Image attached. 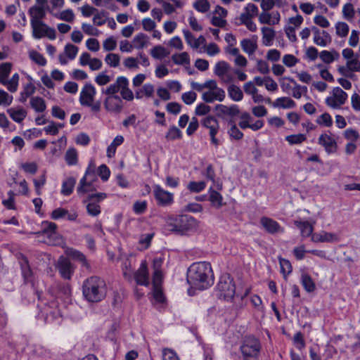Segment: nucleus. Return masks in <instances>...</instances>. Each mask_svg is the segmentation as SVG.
<instances>
[{
  "label": "nucleus",
  "mask_w": 360,
  "mask_h": 360,
  "mask_svg": "<svg viewBox=\"0 0 360 360\" xmlns=\"http://www.w3.org/2000/svg\"><path fill=\"white\" fill-rule=\"evenodd\" d=\"M240 350L243 360H259L262 345L259 339L248 335L243 339Z\"/></svg>",
  "instance_id": "obj_5"
},
{
  "label": "nucleus",
  "mask_w": 360,
  "mask_h": 360,
  "mask_svg": "<svg viewBox=\"0 0 360 360\" xmlns=\"http://www.w3.org/2000/svg\"><path fill=\"white\" fill-rule=\"evenodd\" d=\"M31 27L32 30V37L36 39L48 37L51 40H54L56 38V30L48 26L44 22L31 24Z\"/></svg>",
  "instance_id": "obj_10"
},
{
  "label": "nucleus",
  "mask_w": 360,
  "mask_h": 360,
  "mask_svg": "<svg viewBox=\"0 0 360 360\" xmlns=\"http://www.w3.org/2000/svg\"><path fill=\"white\" fill-rule=\"evenodd\" d=\"M19 263L25 281L26 282L30 281L32 277V271L30 266L27 258L25 256H21L19 260Z\"/></svg>",
  "instance_id": "obj_26"
},
{
  "label": "nucleus",
  "mask_w": 360,
  "mask_h": 360,
  "mask_svg": "<svg viewBox=\"0 0 360 360\" xmlns=\"http://www.w3.org/2000/svg\"><path fill=\"white\" fill-rule=\"evenodd\" d=\"M240 46L243 51L249 55L254 53L257 48L256 41L249 39H243L240 41Z\"/></svg>",
  "instance_id": "obj_35"
},
{
  "label": "nucleus",
  "mask_w": 360,
  "mask_h": 360,
  "mask_svg": "<svg viewBox=\"0 0 360 360\" xmlns=\"http://www.w3.org/2000/svg\"><path fill=\"white\" fill-rule=\"evenodd\" d=\"M279 262L281 266V271L284 276L288 275L292 272V266L288 259H280Z\"/></svg>",
  "instance_id": "obj_58"
},
{
  "label": "nucleus",
  "mask_w": 360,
  "mask_h": 360,
  "mask_svg": "<svg viewBox=\"0 0 360 360\" xmlns=\"http://www.w3.org/2000/svg\"><path fill=\"white\" fill-rule=\"evenodd\" d=\"M94 164L91 162L88 168L85 172L84 176L81 179L79 186L77 188V193H86L93 191V181L95 177L94 175Z\"/></svg>",
  "instance_id": "obj_9"
},
{
  "label": "nucleus",
  "mask_w": 360,
  "mask_h": 360,
  "mask_svg": "<svg viewBox=\"0 0 360 360\" xmlns=\"http://www.w3.org/2000/svg\"><path fill=\"white\" fill-rule=\"evenodd\" d=\"M336 34L340 37H345L349 32L348 25L344 22H338L335 25Z\"/></svg>",
  "instance_id": "obj_51"
},
{
  "label": "nucleus",
  "mask_w": 360,
  "mask_h": 360,
  "mask_svg": "<svg viewBox=\"0 0 360 360\" xmlns=\"http://www.w3.org/2000/svg\"><path fill=\"white\" fill-rule=\"evenodd\" d=\"M316 122L318 124L324 125L328 127L332 126V124H333L332 117L327 112H325V113L322 114L321 115H320L318 117Z\"/></svg>",
  "instance_id": "obj_57"
},
{
  "label": "nucleus",
  "mask_w": 360,
  "mask_h": 360,
  "mask_svg": "<svg viewBox=\"0 0 360 360\" xmlns=\"http://www.w3.org/2000/svg\"><path fill=\"white\" fill-rule=\"evenodd\" d=\"M82 293L88 302H99L106 297V283L101 278L92 276L84 281Z\"/></svg>",
  "instance_id": "obj_2"
},
{
  "label": "nucleus",
  "mask_w": 360,
  "mask_h": 360,
  "mask_svg": "<svg viewBox=\"0 0 360 360\" xmlns=\"http://www.w3.org/2000/svg\"><path fill=\"white\" fill-rule=\"evenodd\" d=\"M19 82V75L18 73H15L11 79H8L6 81V84L4 85L6 86L8 90L12 93L15 92L18 90Z\"/></svg>",
  "instance_id": "obj_45"
},
{
  "label": "nucleus",
  "mask_w": 360,
  "mask_h": 360,
  "mask_svg": "<svg viewBox=\"0 0 360 360\" xmlns=\"http://www.w3.org/2000/svg\"><path fill=\"white\" fill-rule=\"evenodd\" d=\"M344 136L346 139L349 140L352 142L357 141L360 137L359 132L352 128L347 129L344 131Z\"/></svg>",
  "instance_id": "obj_56"
},
{
  "label": "nucleus",
  "mask_w": 360,
  "mask_h": 360,
  "mask_svg": "<svg viewBox=\"0 0 360 360\" xmlns=\"http://www.w3.org/2000/svg\"><path fill=\"white\" fill-rule=\"evenodd\" d=\"M133 278L137 285L143 286L149 285V273L146 260L141 262L139 268L134 273Z\"/></svg>",
  "instance_id": "obj_15"
},
{
  "label": "nucleus",
  "mask_w": 360,
  "mask_h": 360,
  "mask_svg": "<svg viewBox=\"0 0 360 360\" xmlns=\"http://www.w3.org/2000/svg\"><path fill=\"white\" fill-rule=\"evenodd\" d=\"M168 54L166 49L160 45L155 46L150 50V55L155 59H162Z\"/></svg>",
  "instance_id": "obj_43"
},
{
  "label": "nucleus",
  "mask_w": 360,
  "mask_h": 360,
  "mask_svg": "<svg viewBox=\"0 0 360 360\" xmlns=\"http://www.w3.org/2000/svg\"><path fill=\"white\" fill-rule=\"evenodd\" d=\"M187 282L192 288L200 290L210 287L214 283L211 264L207 262L192 264L187 271Z\"/></svg>",
  "instance_id": "obj_1"
},
{
  "label": "nucleus",
  "mask_w": 360,
  "mask_h": 360,
  "mask_svg": "<svg viewBox=\"0 0 360 360\" xmlns=\"http://www.w3.org/2000/svg\"><path fill=\"white\" fill-rule=\"evenodd\" d=\"M122 270L123 276L125 279L131 281L132 279V271L131 268V262L129 259H126L122 264Z\"/></svg>",
  "instance_id": "obj_52"
},
{
  "label": "nucleus",
  "mask_w": 360,
  "mask_h": 360,
  "mask_svg": "<svg viewBox=\"0 0 360 360\" xmlns=\"http://www.w3.org/2000/svg\"><path fill=\"white\" fill-rule=\"evenodd\" d=\"M57 269L61 277L68 280L71 278L74 272V269L70 259L63 256L58 259Z\"/></svg>",
  "instance_id": "obj_17"
},
{
  "label": "nucleus",
  "mask_w": 360,
  "mask_h": 360,
  "mask_svg": "<svg viewBox=\"0 0 360 360\" xmlns=\"http://www.w3.org/2000/svg\"><path fill=\"white\" fill-rule=\"evenodd\" d=\"M210 192V201L214 207L219 209L222 206L223 198L221 195L217 191L213 190L212 188L209 190Z\"/></svg>",
  "instance_id": "obj_36"
},
{
  "label": "nucleus",
  "mask_w": 360,
  "mask_h": 360,
  "mask_svg": "<svg viewBox=\"0 0 360 360\" xmlns=\"http://www.w3.org/2000/svg\"><path fill=\"white\" fill-rule=\"evenodd\" d=\"M233 70L227 62L221 60L216 63L214 73L220 79L222 83L229 84L233 80Z\"/></svg>",
  "instance_id": "obj_11"
},
{
  "label": "nucleus",
  "mask_w": 360,
  "mask_h": 360,
  "mask_svg": "<svg viewBox=\"0 0 360 360\" xmlns=\"http://www.w3.org/2000/svg\"><path fill=\"white\" fill-rule=\"evenodd\" d=\"M347 94L340 87H335L332 96L326 99V103L329 107L338 109L344 105L347 99Z\"/></svg>",
  "instance_id": "obj_12"
},
{
  "label": "nucleus",
  "mask_w": 360,
  "mask_h": 360,
  "mask_svg": "<svg viewBox=\"0 0 360 360\" xmlns=\"http://www.w3.org/2000/svg\"><path fill=\"white\" fill-rule=\"evenodd\" d=\"M311 31L314 34V42L316 45L325 47L331 43L332 38L328 32L321 31L315 26L311 27Z\"/></svg>",
  "instance_id": "obj_18"
},
{
  "label": "nucleus",
  "mask_w": 360,
  "mask_h": 360,
  "mask_svg": "<svg viewBox=\"0 0 360 360\" xmlns=\"http://www.w3.org/2000/svg\"><path fill=\"white\" fill-rule=\"evenodd\" d=\"M163 360H179L176 352L171 349H164L162 350Z\"/></svg>",
  "instance_id": "obj_64"
},
{
  "label": "nucleus",
  "mask_w": 360,
  "mask_h": 360,
  "mask_svg": "<svg viewBox=\"0 0 360 360\" xmlns=\"http://www.w3.org/2000/svg\"><path fill=\"white\" fill-rule=\"evenodd\" d=\"M285 79H288L290 82L295 84L292 89V96L295 98H300L303 94L307 93V88L304 86H300L297 84L294 79L291 77H285Z\"/></svg>",
  "instance_id": "obj_38"
},
{
  "label": "nucleus",
  "mask_w": 360,
  "mask_h": 360,
  "mask_svg": "<svg viewBox=\"0 0 360 360\" xmlns=\"http://www.w3.org/2000/svg\"><path fill=\"white\" fill-rule=\"evenodd\" d=\"M311 240L314 243H333L339 241L337 234L322 231L311 236Z\"/></svg>",
  "instance_id": "obj_21"
},
{
  "label": "nucleus",
  "mask_w": 360,
  "mask_h": 360,
  "mask_svg": "<svg viewBox=\"0 0 360 360\" xmlns=\"http://www.w3.org/2000/svg\"><path fill=\"white\" fill-rule=\"evenodd\" d=\"M60 20L72 22L75 19L73 11L70 8L61 11L58 15H56Z\"/></svg>",
  "instance_id": "obj_50"
},
{
  "label": "nucleus",
  "mask_w": 360,
  "mask_h": 360,
  "mask_svg": "<svg viewBox=\"0 0 360 360\" xmlns=\"http://www.w3.org/2000/svg\"><path fill=\"white\" fill-rule=\"evenodd\" d=\"M153 194L157 204L160 206H169L174 201L173 193L164 190L160 185H154Z\"/></svg>",
  "instance_id": "obj_14"
},
{
  "label": "nucleus",
  "mask_w": 360,
  "mask_h": 360,
  "mask_svg": "<svg viewBox=\"0 0 360 360\" xmlns=\"http://www.w3.org/2000/svg\"><path fill=\"white\" fill-rule=\"evenodd\" d=\"M295 225L300 230L301 235L302 237L307 238L312 236L314 227L307 221H295Z\"/></svg>",
  "instance_id": "obj_25"
},
{
  "label": "nucleus",
  "mask_w": 360,
  "mask_h": 360,
  "mask_svg": "<svg viewBox=\"0 0 360 360\" xmlns=\"http://www.w3.org/2000/svg\"><path fill=\"white\" fill-rule=\"evenodd\" d=\"M260 224L269 233L276 234L284 232V229L271 218L262 217L260 219Z\"/></svg>",
  "instance_id": "obj_20"
},
{
  "label": "nucleus",
  "mask_w": 360,
  "mask_h": 360,
  "mask_svg": "<svg viewBox=\"0 0 360 360\" xmlns=\"http://www.w3.org/2000/svg\"><path fill=\"white\" fill-rule=\"evenodd\" d=\"M262 44L266 46H270L273 44L275 38V31L270 27H264L262 28Z\"/></svg>",
  "instance_id": "obj_28"
},
{
  "label": "nucleus",
  "mask_w": 360,
  "mask_h": 360,
  "mask_svg": "<svg viewBox=\"0 0 360 360\" xmlns=\"http://www.w3.org/2000/svg\"><path fill=\"white\" fill-rule=\"evenodd\" d=\"M107 194L105 193H98L95 194H90L87 197V200L89 201L86 205L87 213L93 217H96L101 213V207L98 204V202L106 198Z\"/></svg>",
  "instance_id": "obj_13"
},
{
  "label": "nucleus",
  "mask_w": 360,
  "mask_h": 360,
  "mask_svg": "<svg viewBox=\"0 0 360 360\" xmlns=\"http://www.w3.org/2000/svg\"><path fill=\"white\" fill-rule=\"evenodd\" d=\"M76 184V179L74 177H69L62 184L61 194L65 196L70 195L74 189Z\"/></svg>",
  "instance_id": "obj_31"
},
{
  "label": "nucleus",
  "mask_w": 360,
  "mask_h": 360,
  "mask_svg": "<svg viewBox=\"0 0 360 360\" xmlns=\"http://www.w3.org/2000/svg\"><path fill=\"white\" fill-rule=\"evenodd\" d=\"M29 56L32 60L41 66H44L46 64V60L45 58L40 53L36 51H30Z\"/></svg>",
  "instance_id": "obj_53"
},
{
  "label": "nucleus",
  "mask_w": 360,
  "mask_h": 360,
  "mask_svg": "<svg viewBox=\"0 0 360 360\" xmlns=\"http://www.w3.org/2000/svg\"><path fill=\"white\" fill-rule=\"evenodd\" d=\"M285 139L290 145H299L307 140V136L304 134H297L288 135Z\"/></svg>",
  "instance_id": "obj_41"
},
{
  "label": "nucleus",
  "mask_w": 360,
  "mask_h": 360,
  "mask_svg": "<svg viewBox=\"0 0 360 360\" xmlns=\"http://www.w3.org/2000/svg\"><path fill=\"white\" fill-rule=\"evenodd\" d=\"M201 125L202 127L209 130L211 143L217 147L219 145V141L216 136L219 131V123L217 118L214 116L208 115L201 120Z\"/></svg>",
  "instance_id": "obj_8"
},
{
  "label": "nucleus",
  "mask_w": 360,
  "mask_h": 360,
  "mask_svg": "<svg viewBox=\"0 0 360 360\" xmlns=\"http://www.w3.org/2000/svg\"><path fill=\"white\" fill-rule=\"evenodd\" d=\"M166 110L169 113L176 115L181 112V105L176 102H170L167 104Z\"/></svg>",
  "instance_id": "obj_59"
},
{
  "label": "nucleus",
  "mask_w": 360,
  "mask_h": 360,
  "mask_svg": "<svg viewBox=\"0 0 360 360\" xmlns=\"http://www.w3.org/2000/svg\"><path fill=\"white\" fill-rule=\"evenodd\" d=\"M7 112L11 119L18 123L22 122L27 116V111L22 108H11L7 110Z\"/></svg>",
  "instance_id": "obj_27"
},
{
  "label": "nucleus",
  "mask_w": 360,
  "mask_h": 360,
  "mask_svg": "<svg viewBox=\"0 0 360 360\" xmlns=\"http://www.w3.org/2000/svg\"><path fill=\"white\" fill-rule=\"evenodd\" d=\"M216 108L224 115L233 117L238 115L240 113V109L236 105H231L230 106L217 105Z\"/></svg>",
  "instance_id": "obj_32"
},
{
  "label": "nucleus",
  "mask_w": 360,
  "mask_h": 360,
  "mask_svg": "<svg viewBox=\"0 0 360 360\" xmlns=\"http://www.w3.org/2000/svg\"><path fill=\"white\" fill-rule=\"evenodd\" d=\"M96 94L95 87L90 83L86 84L80 92L79 102L82 105L91 108L94 112H98L101 108V103L100 101L94 102Z\"/></svg>",
  "instance_id": "obj_6"
},
{
  "label": "nucleus",
  "mask_w": 360,
  "mask_h": 360,
  "mask_svg": "<svg viewBox=\"0 0 360 360\" xmlns=\"http://www.w3.org/2000/svg\"><path fill=\"white\" fill-rule=\"evenodd\" d=\"M210 111V106L202 103L196 106L195 113L196 115L202 116L207 115Z\"/></svg>",
  "instance_id": "obj_62"
},
{
  "label": "nucleus",
  "mask_w": 360,
  "mask_h": 360,
  "mask_svg": "<svg viewBox=\"0 0 360 360\" xmlns=\"http://www.w3.org/2000/svg\"><path fill=\"white\" fill-rule=\"evenodd\" d=\"M30 16V24L43 22L42 20L46 16V10L44 6H33L28 10Z\"/></svg>",
  "instance_id": "obj_22"
},
{
  "label": "nucleus",
  "mask_w": 360,
  "mask_h": 360,
  "mask_svg": "<svg viewBox=\"0 0 360 360\" xmlns=\"http://www.w3.org/2000/svg\"><path fill=\"white\" fill-rule=\"evenodd\" d=\"M193 8L200 13H206L210 8L208 0H196L193 5Z\"/></svg>",
  "instance_id": "obj_47"
},
{
  "label": "nucleus",
  "mask_w": 360,
  "mask_h": 360,
  "mask_svg": "<svg viewBox=\"0 0 360 360\" xmlns=\"http://www.w3.org/2000/svg\"><path fill=\"white\" fill-rule=\"evenodd\" d=\"M301 283L304 290L308 292H312L316 290V285L311 277L307 274L301 276Z\"/></svg>",
  "instance_id": "obj_33"
},
{
  "label": "nucleus",
  "mask_w": 360,
  "mask_h": 360,
  "mask_svg": "<svg viewBox=\"0 0 360 360\" xmlns=\"http://www.w3.org/2000/svg\"><path fill=\"white\" fill-rule=\"evenodd\" d=\"M42 226L44 234L46 235L49 238H54L56 239L54 244H58L60 242L61 238L57 236V225L53 222L45 221L42 224Z\"/></svg>",
  "instance_id": "obj_24"
},
{
  "label": "nucleus",
  "mask_w": 360,
  "mask_h": 360,
  "mask_svg": "<svg viewBox=\"0 0 360 360\" xmlns=\"http://www.w3.org/2000/svg\"><path fill=\"white\" fill-rule=\"evenodd\" d=\"M11 63H4L0 65V83L3 85L6 84V81L11 71Z\"/></svg>",
  "instance_id": "obj_39"
},
{
  "label": "nucleus",
  "mask_w": 360,
  "mask_h": 360,
  "mask_svg": "<svg viewBox=\"0 0 360 360\" xmlns=\"http://www.w3.org/2000/svg\"><path fill=\"white\" fill-rule=\"evenodd\" d=\"M31 107L37 112H42L46 110L45 101L39 96L32 97L30 99Z\"/></svg>",
  "instance_id": "obj_34"
},
{
  "label": "nucleus",
  "mask_w": 360,
  "mask_h": 360,
  "mask_svg": "<svg viewBox=\"0 0 360 360\" xmlns=\"http://www.w3.org/2000/svg\"><path fill=\"white\" fill-rule=\"evenodd\" d=\"M296 105L295 102L289 97H281L277 98L273 103L274 108H293Z\"/></svg>",
  "instance_id": "obj_29"
},
{
  "label": "nucleus",
  "mask_w": 360,
  "mask_h": 360,
  "mask_svg": "<svg viewBox=\"0 0 360 360\" xmlns=\"http://www.w3.org/2000/svg\"><path fill=\"white\" fill-rule=\"evenodd\" d=\"M165 138L168 141H174L182 138V132L176 126L173 125L169 127L165 135Z\"/></svg>",
  "instance_id": "obj_42"
},
{
  "label": "nucleus",
  "mask_w": 360,
  "mask_h": 360,
  "mask_svg": "<svg viewBox=\"0 0 360 360\" xmlns=\"http://www.w3.org/2000/svg\"><path fill=\"white\" fill-rule=\"evenodd\" d=\"M206 187L205 181H191L188 184L187 188L193 193H200Z\"/></svg>",
  "instance_id": "obj_49"
},
{
  "label": "nucleus",
  "mask_w": 360,
  "mask_h": 360,
  "mask_svg": "<svg viewBox=\"0 0 360 360\" xmlns=\"http://www.w3.org/2000/svg\"><path fill=\"white\" fill-rule=\"evenodd\" d=\"M65 161L68 165H75L77 163V152L75 148H69L65 155Z\"/></svg>",
  "instance_id": "obj_44"
},
{
  "label": "nucleus",
  "mask_w": 360,
  "mask_h": 360,
  "mask_svg": "<svg viewBox=\"0 0 360 360\" xmlns=\"http://www.w3.org/2000/svg\"><path fill=\"white\" fill-rule=\"evenodd\" d=\"M148 42V37L143 33L136 34L133 39L134 46L137 49H142Z\"/></svg>",
  "instance_id": "obj_40"
},
{
  "label": "nucleus",
  "mask_w": 360,
  "mask_h": 360,
  "mask_svg": "<svg viewBox=\"0 0 360 360\" xmlns=\"http://www.w3.org/2000/svg\"><path fill=\"white\" fill-rule=\"evenodd\" d=\"M229 96L234 101H240L243 98V93L240 88L235 84L227 87Z\"/></svg>",
  "instance_id": "obj_30"
},
{
  "label": "nucleus",
  "mask_w": 360,
  "mask_h": 360,
  "mask_svg": "<svg viewBox=\"0 0 360 360\" xmlns=\"http://www.w3.org/2000/svg\"><path fill=\"white\" fill-rule=\"evenodd\" d=\"M78 47L73 45V44H68L65 46V55L67 56V57L70 59V60H73L75 58L77 53H78Z\"/></svg>",
  "instance_id": "obj_54"
},
{
  "label": "nucleus",
  "mask_w": 360,
  "mask_h": 360,
  "mask_svg": "<svg viewBox=\"0 0 360 360\" xmlns=\"http://www.w3.org/2000/svg\"><path fill=\"white\" fill-rule=\"evenodd\" d=\"M120 57L116 53H108L105 58V62L111 68H117L120 65Z\"/></svg>",
  "instance_id": "obj_48"
},
{
  "label": "nucleus",
  "mask_w": 360,
  "mask_h": 360,
  "mask_svg": "<svg viewBox=\"0 0 360 360\" xmlns=\"http://www.w3.org/2000/svg\"><path fill=\"white\" fill-rule=\"evenodd\" d=\"M226 94L224 89L207 91L202 94V99L205 103H213L214 101H223Z\"/></svg>",
  "instance_id": "obj_23"
},
{
  "label": "nucleus",
  "mask_w": 360,
  "mask_h": 360,
  "mask_svg": "<svg viewBox=\"0 0 360 360\" xmlns=\"http://www.w3.org/2000/svg\"><path fill=\"white\" fill-rule=\"evenodd\" d=\"M120 92L122 98L127 101L134 100V94L129 88V80L124 76L118 77L113 84H111L106 89H102V94L107 96H117Z\"/></svg>",
  "instance_id": "obj_4"
},
{
  "label": "nucleus",
  "mask_w": 360,
  "mask_h": 360,
  "mask_svg": "<svg viewBox=\"0 0 360 360\" xmlns=\"http://www.w3.org/2000/svg\"><path fill=\"white\" fill-rule=\"evenodd\" d=\"M318 143L324 148L328 154L335 153L338 148L336 141L326 133L320 135Z\"/></svg>",
  "instance_id": "obj_19"
},
{
  "label": "nucleus",
  "mask_w": 360,
  "mask_h": 360,
  "mask_svg": "<svg viewBox=\"0 0 360 360\" xmlns=\"http://www.w3.org/2000/svg\"><path fill=\"white\" fill-rule=\"evenodd\" d=\"M122 96H108L104 100V107L107 111L120 113L123 109Z\"/></svg>",
  "instance_id": "obj_16"
},
{
  "label": "nucleus",
  "mask_w": 360,
  "mask_h": 360,
  "mask_svg": "<svg viewBox=\"0 0 360 360\" xmlns=\"http://www.w3.org/2000/svg\"><path fill=\"white\" fill-rule=\"evenodd\" d=\"M199 127V122L198 119L195 117H193L191 118V122L188 124V128L186 129V134L188 136L193 135L198 129Z\"/></svg>",
  "instance_id": "obj_60"
},
{
  "label": "nucleus",
  "mask_w": 360,
  "mask_h": 360,
  "mask_svg": "<svg viewBox=\"0 0 360 360\" xmlns=\"http://www.w3.org/2000/svg\"><path fill=\"white\" fill-rule=\"evenodd\" d=\"M347 66L349 71L360 72V61L357 55L354 58L347 61Z\"/></svg>",
  "instance_id": "obj_55"
},
{
  "label": "nucleus",
  "mask_w": 360,
  "mask_h": 360,
  "mask_svg": "<svg viewBox=\"0 0 360 360\" xmlns=\"http://www.w3.org/2000/svg\"><path fill=\"white\" fill-rule=\"evenodd\" d=\"M111 81V78L109 75H106L105 72H102L98 75L95 78V82L100 86L107 84Z\"/></svg>",
  "instance_id": "obj_63"
},
{
  "label": "nucleus",
  "mask_w": 360,
  "mask_h": 360,
  "mask_svg": "<svg viewBox=\"0 0 360 360\" xmlns=\"http://www.w3.org/2000/svg\"><path fill=\"white\" fill-rule=\"evenodd\" d=\"M172 59L176 65H184L190 63L189 56L187 52H182L172 56Z\"/></svg>",
  "instance_id": "obj_46"
},
{
  "label": "nucleus",
  "mask_w": 360,
  "mask_h": 360,
  "mask_svg": "<svg viewBox=\"0 0 360 360\" xmlns=\"http://www.w3.org/2000/svg\"><path fill=\"white\" fill-rule=\"evenodd\" d=\"M116 46V40L112 37L107 38L103 43V49L106 51H113Z\"/></svg>",
  "instance_id": "obj_61"
},
{
  "label": "nucleus",
  "mask_w": 360,
  "mask_h": 360,
  "mask_svg": "<svg viewBox=\"0 0 360 360\" xmlns=\"http://www.w3.org/2000/svg\"><path fill=\"white\" fill-rule=\"evenodd\" d=\"M35 89L36 88L32 82L27 84L20 93L19 98L20 102L25 103L27 98H29L35 92Z\"/></svg>",
  "instance_id": "obj_37"
},
{
  "label": "nucleus",
  "mask_w": 360,
  "mask_h": 360,
  "mask_svg": "<svg viewBox=\"0 0 360 360\" xmlns=\"http://www.w3.org/2000/svg\"><path fill=\"white\" fill-rule=\"evenodd\" d=\"M198 221L188 214L169 217L165 224V230L176 234L183 235L186 231L196 229Z\"/></svg>",
  "instance_id": "obj_3"
},
{
  "label": "nucleus",
  "mask_w": 360,
  "mask_h": 360,
  "mask_svg": "<svg viewBox=\"0 0 360 360\" xmlns=\"http://www.w3.org/2000/svg\"><path fill=\"white\" fill-rule=\"evenodd\" d=\"M219 296L226 300H231L236 292V286L233 278L229 274L222 275L217 285Z\"/></svg>",
  "instance_id": "obj_7"
}]
</instances>
